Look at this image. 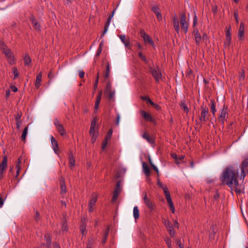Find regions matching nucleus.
<instances>
[{
	"label": "nucleus",
	"instance_id": "obj_1",
	"mask_svg": "<svg viewBox=\"0 0 248 248\" xmlns=\"http://www.w3.org/2000/svg\"><path fill=\"white\" fill-rule=\"evenodd\" d=\"M237 177V171L234 170L232 167H227L222 173L220 179L222 184L227 185L232 191L235 190L237 194H240L242 191L238 188L239 183Z\"/></svg>",
	"mask_w": 248,
	"mask_h": 248
},
{
	"label": "nucleus",
	"instance_id": "obj_2",
	"mask_svg": "<svg viewBox=\"0 0 248 248\" xmlns=\"http://www.w3.org/2000/svg\"><path fill=\"white\" fill-rule=\"evenodd\" d=\"M201 115L199 117V121H197V124L201 126L202 124L205 123L208 120L209 109L208 108L204 106H201Z\"/></svg>",
	"mask_w": 248,
	"mask_h": 248
},
{
	"label": "nucleus",
	"instance_id": "obj_3",
	"mask_svg": "<svg viewBox=\"0 0 248 248\" xmlns=\"http://www.w3.org/2000/svg\"><path fill=\"white\" fill-rule=\"evenodd\" d=\"M148 68L149 72L152 74V76L156 82H158L160 80H161L162 76L158 67L154 68L149 66Z\"/></svg>",
	"mask_w": 248,
	"mask_h": 248
},
{
	"label": "nucleus",
	"instance_id": "obj_4",
	"mask_svg": "<svg viewBox=\"0 0 248 248\" xmlns=\"http://www.w3.org/2000/svg\"><path fill=\"white\" fill-rule=\"evenodd\" d=\"M105 93L108 95V99L110 101L114 100V97L115 95V91L112 90L111 83L110 81L107 82L105 90Z\"/></svg>",
	"mask_w": 248,
	"mask_h": 248
},
{
	"label": "nucleus",
	"instance_id": "obj_5",
	"mask_svg": "<svg viewBox=\"0 0 248 248\" xmlns=\"http://www.w3.org/2000/svg\"><path fill=\"white\" fill-rule=\"evenodd\" d=\"M228 115V107L224 105L218 118V121L221 123L222 125L224 124L225 121L226 120V118L227 117Z\"/></svg>",
	"mask_w": 248,
	"mask_h": 248
},
{
	"label": "nucleus",
	"instance_id": "obj_6",
	"mask_svg": "<svg viewBox=\"0 0 248 248\" xmlns=\"http://www.w3.org/2000/svg\"><path fill=\"white\" fill-rule=\"evenodd\" d=\"M7 168V157L4 156L1 163H0V179L3 177V174Z\"/></svg>",
	"mask_w": 248,
	"mask_h": 248
},
{
	"label": "nucleus",
	"instance_id": "obj_7",
	"mask_svg": "<svg viewBox=\"0 0 248 248\" xmlns=\"http://www.w3.org/2000/svg\"><path fill=\"white\" fill-rule=\"evenodd\" d=\"M54 124L56 127L57 131L61 135L63 136L66 134L63 126L62 124H61L57 118H55L54 120Z\"/></svg>",
	"mask_w": 248,
	"mask_h": 248
},
{
	"label": "nucleus",
	"instance_id": "obj_8",
	"mask_svg": "<svg viewBox=\"0 0 248 248\" xmlns=\"http://www.w3.org/2000/svg\"><path fill=\"white\" fill-rule=\"evenodd\" d=\"M180 24L181 28L186 33L188 30V23L186 21V17L185 14H183L181 16Z\"/></svg>",
	"mask_w": 248,
	"mask_h": 248
},
{
	"label": "nucleus",
	"instance_id": "obj_9",
	"mask_svg": "<svg viewBox=\"0 0 248 248\" xmlns=\"http://www.w3.org/2000/svg\"><path fill=\"white\" fill-rule=\"evenodd\" d=\"M140 36L143 38L145 43H149L154 46V43L150 36L147 34L144 31H140Z\"/></svg>",
	"mask_w": 248,
	"mask_h": 248
},
{
	"label": "nucleus",
	"instance_id": "obj_10",
	"mask_svg": "<svg viewBox=\"0 0 248 248\" xmlns=\"http://www.w3.org/2000/svg\"><path fill=\"white\" fill-rule=\"evenodd\" d=\"M51 141L52 145V148L54 150V152L57 154H59V148L58 141L53 137H51Z\"/></svg>",
	"mask_w": 248,
	"mask_h": 248
},
{
	"label": "nucleus",
	"instance_id": "obj_11",
	"mask_svg": "<svg viewBox=\"0 0 248 248\" xmlns=\"http://www.w3.org/2000/svg\"><path fill=\"white\" fill-rule=\"evenodd\" d=\"M144 202L146 206L150 209H154V204L150 199H148L147 197V194L145 193V195L143 198Z\"/></svg>",
	"mask_w": 248,
	"mask_h": 248
},
{
	"label": "nucleus",
	"instance_id": "obj_12",
	"mask_svg": "<svg viewBox=\"0 0 248 248\" xmlns=\"http://www.w3.org/2000/svg\"><path fill=\"white\" fill-rule=\"evenodd\" d=\"M141 115L144 118V119L147 121L151 122H154L155 120L152 117L151 115L147 112H146L144 110H141L140 112Z\"/></svg>",
	"mask_w": 248,
	"mask_h": 248
},
{
	"label": "nucleus",
	"instance_id": "obj_13",
	"mask_svg": "<svg viewBox=\"0 0 248 248\" xmlns=\"http://www.w3.org/2000/svg\"><path fill=\"white\" fill-rule=\"evenodd\" d=\"M244 31H245V26L243 23H241L240 25L239 31H238V38L239 40H243L244 39Z\"/></svg>",
	"mask_w": 248,
	"mask_h": 248
},
{
	"label": "nucleus",
	"instance_id": "obj_14",
	"mask_svg": "<svg viewBox=\"0 0 248 248\" xmlns=\"http://www.w3.org/2000/svg\"><path fill=\"white\" fill-rule=\"evenodd\" d=\"M68 156L69 167L71 169H72L73 167L75 166V160L74 155L71 151L69 152L68 154Z\"/></svg>",
	"mask_w": 248,
	"mask_h": 248
},
{
	"label": "nucleus",
	"instance_id": "obj_15",
	"mask_svg": "<svg viewBox=\"0 0 248 248\" xmlns=\"http://www.w3.org/2000/svg\"><path fill=\"white\" fill-rule=\"evenodd\" d=\"M97 201L96 196H93L90 200L89 203V211L92 212L93 210V206L95 205Z\"/></svg>",
	"mask_w": 248,
	"mask_h": 248
},
{
	"label": "nucleus",
	"instance_id": "obj_16",
	"mask_svg": "<svg viewBox=\"0 0 248 248\" xmlns=\"http://www.w3.org/2000/svg\"><path fill=\"white\" fill-rule=\"evenodd\" d=\"M60 186H61V194L64 195L66 192V188L64 183V179L63 177L60 179Z\"/></svg>",
	"mask_w": 248,
	"mask_h": 248
},
{
	"label": "nucleus",
	"instance_id": "obj_17",
	"mask_svg": "<svg viewBox=\"0 0 248 248\" xmlns=\"http://www.w3.org/2000/svg\"><path fill=\"white\" fill-rule=\"evenodd\" d=\"M173 24L175 31L178 33L180 30L179 22L176 15L173 17Z\"/></svg>",
	"mask_w": 248,
	"mask_h": 248
},
{
	"label": "nucleus",
	"instance_id": "obj_18",
	"mask_svg": "<svg viewBox=\"0 0 248 248\" xmlns=\"http://www.w3.org/2000/svg\"><path fill=\"white\" fill-rule=\"evenodd\" d=\"M226 41L225 43L227 44L228 46H229L231 44V28L230 26L226 31Z\"/></svg>",
	"mask_w": 248,
	"mask_h": 248
},
{
	"label": "nucleus",
	"instance_id": "obj_19",
	"mask_svg": "<svg viewBox=\"0 0 248 248\" xmlns=\"http://www.w3.org/2000/svg\"><path fill=\"white\" fill-rule=\"evenodd\" d=\"M142 168H143V171H144L145 174L146 175V176L147 177L150 176L151 171H150V168H149L147 163L146 162H143L142 164Z\"/></svg>",
	"mask_w": 248,
	"mask_h": 248
},
{
	"label": "nucleus",
	"instance_id": "obj_20",
	"mask_svg": "<svg viewBox=\"0 0 248 248\" xmlns=\"http://www.w3.org/2000/svg\"><path fill=\"white\" fill-rule=\"evenodd\" d=\"M193 34L195 36V40L197 45H200V42L202 40V37L198 30L193 31Z\"/></svg>",
	"mask_w": 248,
	"mask_h": 248
},
{
	"label": "nucleus",
	"instance_id": "obj_21",
	"mask_svg": "<svg viewBox=\"0 0 248 248\" xmlns=\"http://www.w3.org/2000/svg\"><path fill=\"white\" fill-rule=\"evenodd\" d=\"M21 115H21V113L18 112L17 113V114L16 115V116H15V120H16V128L18 129H19L20 127V125H21V120H20V119H21Z\"/></svg>",
	"mask_w": 248,
	"mask_h": 248
},
{
	"label": "nucleus",
	"instance_id": "obj_22",
	"mask_svg": "<svg viewBox=\"0 0 248 248\" xmlns=\"http://www.w3.org/2000/svg\"><path fill=\"white\" fill-rule=\"evenodd\" d=\"M164 194L165 195V198L166 199V200L169 204V205L173 203V202L171 200L170 195V194L169 191H168V189L164 188Z\"/></svg>",
	"mask_w": 248,
	"mask_h": 248
},
{
	"label": "nucleus",
	"instance_id": "obj_23",
	"mask_svg": "<svg viewBox=\"0 0 248 248\" xmlns=\"http://www.w3.org/2000/svg\"><path fill=\"white\" fill-rule=\"evenodd\" d=\"M110 72V68L109 66V63L108 62L106 61V68L104 71V77L106 79L108 78L109 77V74Z\"/></svg>",
	"mask_w": 248,
	"mask_h": 248
},
{
	"label": "nucleus",
	"instance_id": "obj_24",
	"mask_svg": "<svg viewBox=\"0 0 248 248\" xmlns=\"http://www.w3.org/2000/svg\"><path fill=\"white\" fill-rule=\"evenodd\" d=\"M90 134L92 135V142H94L98 135V133L96 129L90 130Z\"/></svg>",
	"mask_w": 248,
	"mask_h": 248
},
{
	"label": "nucleus",
	"instance_id": "obj_25",
	"mask_svg": "<svg viewBox=\"0 0 248 248\" xmlns=\"http://www.w3.org/2000/svg\"><path fill=\"white\" fill-rule=\"evenodd\" d=\"M142 137L146 140L147 141L150 143H153L154 142V140L152 137H151L149 134L146 132H145L143 135Z\"/></svg>",
	"mask_w": 248,
	"mask_h": 248
},
{
	"label": "nucleus",
	"instance_id": "obj_26",
	"mask_svg": "<svg viewBox=\"0 0 248 248\" xmlns=\"http://www.w3.org/2000/svg\"><path fill=\"white\" fill-rule=\"evenodd\" d=\"M42 81V73H40L38 74L36 77L35 81V86L36 88H39L41 85V82Z\"/></svg>",
	"mask_w": 248,
	"mask_h": 248
},
{
	"label": "nucleus",
	"instance_id": "obj_27",
	"mask_svg": "<svg viewBox=\"0 0 248 248\" xmlns=\"http://www.w3.org/2000/svg\"><path fill=\"white\" fill-rule=\"evenodd\" d=\"M45 239L46 242V245L47 247L50 248L51 245V239L48 234H45Z\"/></svg>",
	"mask_w": 248,
	"mask_h": 248
},
{
	"label": "nucleus",
	"instance_id": "obj_28",
	"mask_svg": "<svg viewBox=\"0 0 248 248\" xmlns=\"http://www.w3.org/2000/svg\"><path fill=\"white\" fill-rule=\"evenodd\" d=\"M24 64L29 65L31 63V59L28 54H26L24 57Z\"/></svg>",
	"mask_w": 248,
	"mask_h": 248
},
{
	"label": "nucleus",
	"instance_id": "obj_29",
	"mask_svg": "<svg viewBox=\"0 0 248 248\" xmlns=\"http://www.w3.org/2000/svg\"><path fill=\"white\" fill-rule=\"evenodd\" d=\"M141 99L143 100L146 101L148 103H149L151 105L155 106L156 108H159V106L155 105L148 96H142Z\"/></svg>",
	"mask_w": 248,
	"mask_h": 248
},
{
	"label": "nucleus",
	"instance_id": "obj_30",
	"mask_svg": "<svg viewBox=\"0 0 248 248\" xmlns=\"http://www.w3.org/2000/svg\"><path fill=\"white\" fill-rule=\"evenodd\" d=\"M31 21L33 24V27L34 28V29L37 31H39L40 30V26L39 23L33 18H31Z\"/></svg>",
	"mask_w": 248,
	"mask_h": 248
},
{
	"label": "nucleus",
	"instance_id": "obj_31",
	"mask_svg": "<svg viewBox=\"0 0 248 248\" xmlns=\"http://www.w3.org/2000/svg\"><path fill=\"white\" fill-rule=\"evenodd\" d=\"M7 58L9 63L10 64L13 65L16 63V60L13 54L7 57Z\"/></svg>",
	"mask_w": 248,
	"mask_h": 248
},
{
	"label": "nucleus",
	"instance_id": "obj_32",
	"mask_svg": "<svg viewBox=\"0 0 248 248\" xmlns=\"http://www.w3.org/2000/svg\"><path fill=\"white\" fill-rule=\"evenodd\" d=\"M111 19H112V17L108 16L107 22L104 27V31H103L102 35H104L107 31L108 30V26L111 22Z\"/></svg>",
	"mask_w": 248,
	"mask_h": 248
},
{
	"label": "nucleus",
	"instance_id": "obj_33",
	"mask_svg": "<svg viewBox=\"0 0 248 248\" xmlns=\"http://www.w3.org/2000/svg\"><path fill=\"white\" fill-rule=\"evenodd\" d=\"M111 19H112V17L108 16L107 22L104 27V31H103L102 35H104L107 31L108 30V26L111 22Z\"/></svg>",
	"mask_w": 248,
	"mask_h": 248
},
{
	"label": "nucleus",
	"instance_id": "obj_34",
	"mask_svg": "<svg viewBox=\"0 0 248 248\" xmlns=\"http://www.w3.org/2000/svg\"><path fill=\"white\" fill-rule=\"evenodd\" d=\"M111 19H112V17L108 16L107 22L104 27V31H103L102 35H104L107 31L108 30V26L111 22Z\"/></svg>",
	"mask_w": 248,
	"mask_h": 248
},
{
	"label": "nucleus",
	"instance_id": "obj_35",
	"mask_svg": "<svg viewBox=\"0 0 248 248\" xmlns=\"http://www.w3.org/2000/svg\"><path fill=\"white\" fill-rule=\"evenodd\" d=\"M111 19H112V17L108 16L107 22L104 27V31H103L102 35H104L107 31L108 30V26L111 22Z\"/></svg>",
	"mask_w": 248,
	"mask_h": 248
},
{
	"label": "nucleus",
	"instance_id": "obj_36",
	"mask_svg": "<svg viewBox=\"0 0 248 248\" xmlns=\"http://www.w3.org/2000/svg\"><path fill=\"white\" fill-rule=\"evenodd\" d=\"M133 216L134 218L136 220L139 218L140 214H139V210L137 206H135L133 209Z\"/></svg>",
	"mask_w": 248,
	"mask_h": 248
},
{
	"label": "nucleus",
	"instance_id": "obj_37",
	"mask_svg": "<svg viewBox=\"0 0 248 248\" xmlns=\"http://www.w3.org/2000/svg\"><path fill=\"white\" fill-rule=\"evenodd\" d=\"M210 102L211 112H212L213 115L215 116L216 112L215 103L214 100H211Z\"/></svg>",
	"mask_w": 248,
	"mask_h": 248
},
{
	"label": "nucleus",
	"instance_id": "obj_38",
	"mask_svg": "<svg viewBox=\"0 0 248 248\" xmlns=\"http://www.w3.org/2000/svg\"><path fill=\"white\" fill-rule=\"evenodd\" d=\"M109 230V228L108 227L107 228V229H106V230L105 231V232H104V235H103V240H102V243L103 244H104L106 242V241H107V238H108V235Z\"/></svg>",
	"mask_w": 248,
	"mask_h": 248
},
{
	"label": "nucleus",
	"instance_id": "obj_39",
	"mask_svg": "<svg viewBox=\"0 0 248 248\" xmlns=\"http://www.w3.org/2000/svg\"><path fill=\"white\" fill-rule=\"evenodd\" d=\"M180 105L182 109H183L185 112L188 113L189 109L184 102L181 101L180 102Z\"/></svg>",
	"mask_w": 248,
	"mask_h": 248
},
{
	"label": "nucleus",
	"instance_id": "obj_40",
	"mask_svg": "<svg viewBox=\"0 0 248 248\" xmlns=\"http://www.w3.org/2000/svg\"><path fill=\"white\" fill-rule=\"evenodd\" d=\"M62 231H67L68 230L67 221L65 218H63V220L62 221Z\"/></svg>",
	"mask_w": 248,
	"mask_h": 248
},
{
	"label": "nucleus",
	"instance_id": "obj_41",
	"mask_svg": "<svg viewBox=\"0 0 248 248\" xmlns=\"http://www.w3.org/2000/svg\"><path fill=\"white\" fill-rule=\"evenodd\" d=\"M28 126L25 127L23 130L22 134L21 135V139L23 140H26V138L27 134L28 133Z\"/></svg>",
	"mask_w": 248,
	"mask_h": 248
},
{
	"label": "nucleus",
	"instance_id": "obj_42",
	"mask_svg": "<svg viewBox=\"0 0 248 248\" xmlns=\"http://www.w3.org/2000/svg\"><path fill=\"white\" fill-rule=\"evenodd\" d=\"M18 163L16 166V176L19 174L20 170V163H21V160L20 158H18Z\"/></svg>",
	"mask_w": 248,
	"mask_h": 248
},
{
	"label": "nucleus",
	"instance_id": "obj_43",
	"mask_svg": "<svg viewBox=\"0 0 248 248\" xmlns=\"http://www.w3.org/2000/svg\"><path fill=\"white\" fill-rule=\"evenodd\" d=\"M96 123H97V121L96 120V119L95 118L93 119V120L91 122L90 130H93V129H96Z\"/></svg>",
	"mask_w": 248,
	"mask_h": 248
},
{
	"label": "nucleus",
	"instance_id": "obj_44",
	"mask_svg": "<svg viewBox=\"0 0 248 248\" xmlns=\"http://www.w3.org/2000/svg\"><path fill=\"white\" fill-rule=\"evenodd\" d=\"M80 230L82 235H85L86 234V226L84 224H82L80 225Z\"/></svg>",
	"mask_w": 248,
	"mask_h": 248
},
{
	"label": "nucleus",
	"instance_id": "obj_45",
	"mask_svg": "<svg viewBox=\"0 0 248 248\" xmlns=\"http://www.w3.org/2000/svg\"><path fill=\"white\" fill-rule=\"evenodd\" d=\"M138 56L143 61L145 62L146 63H148V60L146 59V58L145 57V56H144L142 53H141V52H138Z\"/></svg>",
	"mask_w": 248,
	"mask_h": 248
},
{
	"label": "nucleus",
	"instance_id": "obj_46",
	"mask_svg": "<svg viewBox=\"0 0 248 248\" xmlns=\"http://www.w3.org/2000/svg\"><path fill=\"white\" fill-rule=\"evenodd\" d=\"M12 71L14 75V78L17 77L19 75V72L16 67H14L12 68Z\"/></svg>",
	"mask_w": 248,
	"mask_h": 248
},
{
	"label": "nucleus",
	"instance_id": "obj_47",
	"mask_svg": "<svg viewBox=\"0 0 248 248\" xmlns=\"http://www.w3.org/2000/svg\"><path fill=\"white\" fill-rule=\"evenodd\" d=\"M2 52L4 54L6 57L13 54L8 48L2 51Z\"/></svg>",
	"mask_w": 248,
	"mask_h": 248
},
{
	"label": "nucleus",
	"instance_id": "obj_48",
	"mask_svg": "<svg viewBox=\"0 0 248 248\" xmlns=\"http://www.w3.org/2000/svg\"><path fill=\"white\" fill-rule=\"evenodd\" d=\"M112 135V130L111 129H109V131L108 132L106 137H105V139H106L107 140H110L111 136Z\"/></svg>",
	"mask_w": 248,
	"mask_h": 248
},
{
	"label": "nucleus",
	"instance_id": "obj_49",
	"mask_svg": "<svg viewBox=\"0 0 248 248\" xmlns=\"http://www.w3.org/2000/svg\"><path fill=\"white\" fill-rule=\"evenodd\" d=\"M102 46H103V43H101L100 45H99V46L98 48V50H97V53L96 54V56H99L100 54L102 52Z\"/></svg>",
	"mask_w": 248,
	"mask_h": 248
},
{
	"label": "nucleus",
	"instance_id": "obj_50",
	"mask_svg": "<svg viewBox=\"0 0 248 248\" xmlns=\"http://www.w3.org/2000/svg\"><path fill=\"white\" fill-rule=\"evenodd\" d=\"M7 48L8 47H7L6 45L4 44V43L3 41L0 40V48L1 50V51H2Z\"/></svg>",
	"mask_w": 248,
	"mask_h": 248
},
{
	"label": "nucleus",
	"instance_id": "obj_51",
	"mask_svg": "<svg viewBox=\"0 0 248 248\" xmlns=\"http://www.w3.org/2000/svg\"><path fill=\"white\" fill-rule=\"evenodd\" d=\"M165 241L166 244L168 245V248H171V239L170 238H169V237H166L165 239Z\"/></svg>",
	"mask_w": 248,
	"mask_h": 248
},
{
	"label": "nucleus",
	"instance_id": "obj_52",
	"mask_svg": "<svg viewBox=\"0 0 248 248\" xmlns=\"http://www.w3.org/2000/svg\"><path fill=\"white\" fill-rule=\"evenodd\" d=\"M152 10L154 12V13L155 14V15H156L157 14L158 15V14L160 13V11L157 6L153 7L152 8Z\"/></svg>",
	"mask_w": 248,
	"mask_h": 248
},
{
	"label": "nucleus",
	"instance_id": "obj_53",
	"mask_svg": "<svg viewBox=\"0 0 248 248\" xmlns=\"http://www.w3.org/2000/svg\"><path fill=\"white\" fill-rule=\"evenodd\" d=\"M157 185L160 186L163 190V191L164 192V188H166V189H168L167 186H164L161 182L159 180H158L157 181Z\"/></svg>",
	"mask_w": 248,
	"mask_h": 248
},
{
	"label": "nucleus",
	"instance_id": "obj_54",
	"mask_svg": "<svg viewBox=\"0 0 248 248\" xmlns=\"http://www.w3.org/2000/svg\"><path fill=\"white\" fill-rule=\"evenodd\" d=\"M93 244V241L92 239L89 240L86 248H92Z\"/></svg>",
	"mask_w": 248,
	"mask_h": 248
},
{
	"label": "nucleus",
	"instance_id": "obj_55",
	"mask_svg": "<svg viewBox=\"0 0 248 248\" xmlns=\"http://www.w3.org/2000/svg\"><path fill=\"white\" fill-rule=\"evenodd\" d=\"M168 231L170 236L172 238L174 237L175 236V232L173 228L172 229H168Z\"/></svg>",
	"mask_w": 248,
	"mask_h": 248
},
{
	"label": "nucleus",
	"instance_id": "obj_56",
	"mask_svg": "<svg viewBox=\"0 0 248 248\" xmlns=\"http://www.w3.org/2000/svg\"><path fill=\"white\" fill-rule=\"evenodd\" d=\"M234 17L236 20V23H238V10H235L234 12Z\"/></svg>",
	"mask_w": 248,
	"mask_h": 248
},
{
	"label": "nucleus",
	"instance_id": "obj_57",
	"mask_svg": "<svg viewBox=\"0 0 248 248\" xmlns=\"http://www.w3.org/2000/svg\"><path fill=\"white\" fill-rule=\"evenodd\" d=\"M165 225L168 228V230L172 229L173 228L172 224H171V223L169 221H165Z\"/></svg>",
	"mask_w": 248,
	"mask_h": 248
},
{
	"label": "nucleus",
	"instance_id": "obj_58",
	"mask_svg": "<svg viewBox=\"0 0 248 248\" xmlns=\"http://www.w3.org/2000/svg\"><path fill=\"white\" fill-rule=\"evenodd\" d=\"M119 36L120 39H121V40L122 41V42L123 43H125L126 41H127L128 40V39H126V37L124 35H120Z\"/></svg>",
	"mask_w": 248,
	"mask_h": 248
},
{
	"label": "nucleus",
	"instance_id": "obj_59",
	"mask_svg": "<svg viewBox=\"0 0 248 248\" xmlns=\"http://www.w3.org/2000/svg\"><path fill=\"white\" fill-rule=\"evenodd\" d=\"M119 194V193H116V192H114L113 197H112V202H114L117 200V199L118 197Z\"/></svg>",
	"mask_w": 248,
	"mask_h": 248
},
{
	"label": "nucleus",
	"instance_id": "obj_60",
	"mask_svg": "<svg viewBox=\"0 0 248 248\" xmlns=\"http://www.w3.org/2000/svg\"><path fill=\"white\" fill-rule=\"evenodd\" d=\"M108 141L106 139H104L102 145V149L104 150L108 145Z\"/></svg>",
	"mask_w": 248,
	"mask_h": 248
},
{
	"label": "nucleus",
	"instance_id": "obj_61",
	"mask_svg": "<svg viewBox=\"0 0 248 248\" xmlns=\"http://www.w3.org/2000/svg\"><path fill=\"white\" fill-rule=\"evenodd\" d=\"M34 218L36 221H38L40 219V215L38 211H36Z\"/></svg>",
	"mask_w": 248,
	"mask_h": 248
},
{
	"label": "nucleus",
	"instance_id": "obj_62",
	"mask_svg": "<svg viewBox=\"0 0 248 248\" xmlns=\"http://www.w3.org/2000/svg\"><path fill=\"white\" fill-rule=\"evenodd\" d=\"M101 96H102V92L100 91L99 92V93H98V94L97 95V96H96V101H98V102H100V100H101Z\"/></svg>",
	"mask_w": 248,
	"mask_h": 248
},
{
	"label": "nucleus",
	"instance_id": "obj_63",
	"mask_svg": "<svg viewBox=\"0 0 248 248\" xmlns=\"http://www.w3.org/2000/svg\"><path fill=\"white\" fill-rule=\"evenodd\" d=\"M85 73L82 70H80L79 71V76L80 78H83L84 77Z\"/></svg>",
	"mask_w": 248,
	"mask_h": 248
},
{
	"label": "nucleus",
	"instance_id": "obj_64",
	"mask_svg": "<svg viewBox=\"0 0 248 248\" xmlns=\"http://www.w3.org/2000/svg\"><path fill=\"white\" fill-rule=\"evenodd\" d=\"M243 166L247 167L248 165V158L245 159L242 163Z\"/></svg>",
	"mask_w": 248,
	"mask_h": 248
}]
</instances>
